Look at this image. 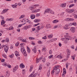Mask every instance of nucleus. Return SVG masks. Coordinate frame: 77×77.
<instances>
[{
	"mask_svg": "<svg viewBox=\"0 0 77 77\" xmlns=\"http://www.w3.org/2000/svg\"><path fill=\"white\" fill-rule=\"evenodd\" d=\"M67 53H69V54H70V53H71L70 50H69V49H67Z\"/></svg>",
	"mask_w": 77,
	"mask_h": 77,
	"instance_id": "nucleus-38",
	"label": "nucleus"
},
{
	"mask_svg": "<svg viewBox=\"0 0 77 77\" xmlns=\"http://www.w3.org/2000/svg\"><path fill=\"white\" fill-rule=\"evenodd\" d=\"M1 18L2 20L1 21V25H3V24H5V20H5V18H4V17L2 16H1Z\"/></svg>",
	"mask_w": 77,
	"mask_h": 77,
	"instance_id": "nucleus-3",
	"label": "nucleus"
},
{
	"mask_svg": "<svg viewBox=\"0 0 77 77\" xmlns=\"http://www.w3.org/2000/svg\"><path fill=\"white\" fill-rule=\"evenodd\" d=\"M67 24L68 25V26H69V27L70 26H72V23H70Z\"/></svg>",
	"mask_w": 77,
	"mask_h": 77,
	"instance_id": "nucleus-40",
	"label": "nucleus"
},
{
	"mask_svg": "<svg viewBox=\"0 0 77 77\" xmlns=\"http://www.w3.org/2000/svg\"><path fill=\"white\" fill-rule=\"evenodd\" d=\"M35 23H38L40 21H41V20L35 19L34 21Z\"/></svg>",
	"mask_w": 77,
	"mask_h": 77,
	"instance_id": "nucleus-20",
	"label": "nucleus"
},
{
	"mask_svg": "<svg viewBox=\"0 0 77 77\" xmlns=\"http://www.w3.org/2000/svg\"><path fill=\"white\" fill-rule=\"evenodd\" d=\"M32 26L31 25H28L27 26H25L23 29V30H27V29L30 28Z\"/></svg>",
	"mask_w": 77,
	"mask_h": 77,
	"instance_id": "nucleus-4",
	"label": "nucleus"
},
{
	"mask_svg": "<svg viewBox=\"0 0 77 77\" xmlns=\"http://www.w3.org/2000/svg\"><path fill=\"white\" fill-rule=\"evenodd\" d=\"M10 30H13L14 29V27L12 26H11L10 27H9V28Z\"/></svg>",
	"mask_w": 77,
	"mask_h": 77,
	"instance_id": "nucleus-47",
	"label": "nucleus"
},
{
	"mask_svg": "<svg viewBox=\"0 0 77 77\" xmlns=\"http://www.w3.org/2000/svg\"><path fill=\"white\" fill-rule=\"evenodd\" d=\"M74 6V4H72L70 5L69 6V8H71V7H72Z\"/></svg>",
	"mask_w": 77,
	"mask_h": 77,
	"instance_id": "nucleus-48",
	"label": "nucleus"
},
{
	"mask_svg": "<svg viewBox=\"0 0 77 77\" xmlns=\"http://www.w3.org/2000/svg\"><path fill=\"white\" fill-rule=\"evenodd\" d=\"M3 57H5V58L6 59L7 58V57L6 56V55L5 54H3L2 55Z\"/></svg>",
	"mask_w": 77,
	"mask_h": 77,
	"instance_id": "nucleus-41",
	"label": "nucleus"
},
{
	"mask_svg": "<svg viewBox=\"0 0 77 77\" xmlns=\"http://www.w3.org/2000/svg\"><path fill=\"white\" fill-rule=\"evenodd\" d=\"M14 54H12L11 55H9V57H11V58H12L13 57H14Z\"/></svg>",
	"mask_w": 77,
	"mask_h": 77,
	"instance_id": "nucleus-35",
	"label": "nucleus"
},
{
	"mask_svg": "<svg viewBox=\"0 0 77 77\" xmlns=\"http://www.w3.org/2000/svg\"><path fill=\"white\" fill-rule=\"evenodd\" d=\"M49 12L50 13L52 14H54V11L52 10H50Z\"/></svg>",
	"mask_w": 77,
	"mask_h": 77,
	"instance_id": "nucleus-33",
	"label": "nucleus"
},
{
	"mask_svg": "<svg viewBox=\"0 0 77 77\" xmlns=\"http://www.w3.org/2000/svg\"><path fill=\"white\" fill-rule=\"evenodd\" d=\"M46 38L47 37L46 36H45L42 38V39H46Z\"/></svg>",
	"mask_w": 77,
	"mask_h": 77,
	"instance_id": "nucleus-52",
	"label": "nucleus"
},
{
	"mask_svg": "<svg viewBox=\"0 0 77 77\" xmlns=\"http://www.w3.org/2000/svg\"><path fill=\"white\" fill-rule=\"evenodd\" d=\"M18 52L17 51H15V52H14V53H15V55H17V54L18 53Z\"/></svg>",
	"mask_w": 77,
	"mask_h": 77,
	"instance_id": "nucleus-56",
	"label": "nucleus"
},
{
	"mask_svg": "<svg viewBox=\"0 0 77 77\" xmlns=\"http://www.w3.org/2000/svg\"><path fill=\"white\" fill-rule=\"evenodd\" d=\"M6 41L7 42H9V39L8 38H6Z\"/></svg>",
	"mask_w": 77,
	"mask_h": 77,
	"instance_id": "nucleus-45",
	"label": "nucleus"
},
{
	"mask_svg": "<svg viewBox=\"0 0 77 77\" xmlns=\"http://www.w3.org/2000/svg\"><path fill=\"white\" fill-rule=\"evenodd\" d=\"M6 75L7 77H9V75H10V73L8 71H7L6 72Z\"/></svg>",
	"mask_w": 77,
	"mask_h": 77,
	"instance_id": "nucleus-21",
	"label": "nucleus"
},
{
	"mask_svg": "<svg viewBox=\"0 0 77 77\" xmlns=\"http://www.w3.org/2000/svg\"><path fill=\"white\" fill-rule=\"evenodd\" d=\"M66 12H67V13H70V10H69L68 9H66Z\"/></svg>",
	"mask_w": 77,
	"mask_h": 77,
	"instance_id": "nucleus-53",
	"label": "nucleus"
},
{
	"mask_svg": "<svg viewBox=\"0 0 77 77\" xmlns=\"http://www.w3.org/2000/svg\"><path fill=\"white\" fill-rule=\"evenodd\" d=\"M70 18H67L65 19L66 21H70Z\"/></svg>",
	"mask_w": 77,
	"mask_h": 77,
	"instance_id": "nucleus-31",
	"label": "nucleus"
},
{
	"mask_svg": "<svg viewBox=\"0 0 77 77\" xmlns=\"http://www.w3.org/2000/svg\"><path fill=\"white\" fill-rule=\"evenodd\" d=\"M57 69L56 68V67L55 66V67H54V69L52 71L51 73L52 74H54V73L55 72V71H56V70H57Z\"/></svg>",
	"mask_w": 77,
	"mask_h": 77,
	"instance_id": "nucleus-15",
	"label": "nucleus"
},
{
	"mask_svg": "<svg viewBox=\"0 0 77 77\" xmlns=\"http://www.w3.org/2000/svg\"><path fill=\"white\" fill-rule=\"evenodd\" d=\"M8 50H9V47H8L7 46H5L4 48V50L6 52V53H7L8 52Z\"/></svg>",
	"mask_w": 77,
	"mask_h": 77,
	"instance_id": "nucleus-6",
	"label": "nucleus"
},
{
	"mask_svg": "<svg viewBox=\"0 0 77 77\" xmlns=\"http://www.w3.org/2000/svg\"><path fill=\"white\" fill-rule=\"evenodd\" d=\"M67 38H61V40L63 41H65V40H71V37L69 35H66Z\"/></svg>",
	"mask_w": 77,
	"mask_h": 77,
	"instance_id": "nucleus-2",
	"label": "nucleus"
},
{
	"mask_svg": "<svg viewBox=\"0 0 77 77\" xmlns=\"http://www.w3.org/2000/svg\"><path fill=\"white\" fill-rule=\"evenodd\" d=\"M46 65H47V66H49V65H50V63H47L46 64Z\"/></svg>",
	"mask_w": 77,
	"mask_h": 77,
	"instance_id": "nucleus-61",
	"label": "nucleus"
},
{
	"mask_svg": "<svg viewBox=\"0 0 77 77\" xmlns=\"http://www.w3.org/2000/svg\"><path fill=\"white\" fill-rule=\"evenodd\" d=\"M72 58L73 60H74V59H75V57L73 55L72 56Z\"/></svg>",
	"mask_w": 77,
	"mask_h": 77,
	"instance_id": "nucleus-62",
	"label": "nucleus"
},
{
	"mask_svg": "<svg viewBox=\"0 0 77 77\" xmlns=\"http://www.w3.org/2000/svg\"><path fill=\"white\" fill-rule=\"evenodd\" d=\"M50 70L49 69L48 70V73H47V75L48 77H49V76H50Z\"/></svg>",
	"mask_w": 77,
	"mask_h": 77,
	"instance_id": "nucleus-27",
	"label": "nucleus"
},
{
	"mask_svg": "<svg viewBox=\"0 0 77 77\" xmlns=\"http://www.w3.org/2000/svg\"><path fill=\"white\" fill-rule=\"evenodd\" d=\"M20 68H24V67H25V66L24 65H23V63H21L20 65Z\"/></svg>",
	"mask_w": 77,
	"mask_h": 77,
	"instance_id": "nucleus-19",
	"label": "nucleus"
},
{
	"mask_svg": "<svg viewBox=\"0 0 77 77\" xmlns=\"http://www.w3.org/2000/svg\"><path fill=\"white\" fill-rule=\"evenodd\" d=\"M59 72H60V69H57L55 72V74H59Z\"/></svg>",
	"mask_w": 77,
	"mask_h": 77,
	"instance_id": "nucleus-9",
	"label": "nucleus"
},
{
	"mask_svg": "<svg viewBox=\"0 0 77 77\" xmlns=\"http://www.w3.org/2000/svg\"><path fill=\"white\" fill-rule=\"evenodd\" d=\"M24 44L21 43L20 45V47H23V46H24Z\"/></svg>",
	"mask_w": 77,
	"mask_h": 77,
	"instance_id": "nucleus-37",
	"label": "nucleus"
},
{
	"mask_svg": "<svg viewBox=\"0 0 77 77\" xmlns=\"http://www.w3.org/2000/svg\"><path fill=\"white\" fill-rule=\"evenodd\" d=\"M21 51L25 56L26 57L27 56V53L26 52V50L24 49V47L21 48Z\"/></svg>",
	"mask_w": 77,
	"mask_h": 77,
	"instance_id": "nucleus-1",
	"label": "nucleus"
},
{
	"mask_svg": "<svg viewBox=\"0 0 77 77\" xmlns=\"http://www.w3.org/2000/svg\"><path fill=\"white\" fill-rule=\"evenodd\" d=\"M25 17V15H21L20 17H19V19H21V18H24Z\"/></svg>",
	"mask_w": 77,
	"mask_h": 77,
	"instance_id": "nucleus-32",
	"label": "nucleus"
},
{
	"mask_svg": "<svg viewBox=\"0 0 77 77\" xmlns=\"http://www.w3.org/2000/svg\"><path fill=\"white\" fill-rule=\"evenodd\" d=\"M18 65H16L13 69V72H15V71H17V69H18Z\"/></svg>",
	"mask_w": 77,
	"mask_h": 77,
	"instance_id": "nucleus-5",
	"label": "nucleus"
},
{
	"mask_svg": "<svg viewBox=\"0 0 77 77\" xmlns=\"http://www.w3.org/2000/svg\"><path fill=\"white\" fill-rule=\"evenodd\" d=\"M36 63H38V62H39V59H38V58H36Z\"/></svg>",
	"mask_w": 77,
	"mask_h": 77,
	"instance_id": "nucleus-51",
	"label": "nucleus"
},
{
	"mask_svg": "<svg viewBox=\"0 0 77 77\" xmlns=\"http://www.w3.org/2000/svg\"><path fill=\"white\" fill-rule=\"evenodd\" d=\"M39 16H40V13H37L36 15V17H39Z\"/></svg>",
	"mask_w": 77,
	"mask_h": 77,
	"instance_id": "nucleus-39",
	"label": "nucleus"
},
{
	"mask_svg": "<svg viewBox=\"0 0 77 77\" xmlns=\"http://www.w3.org/2000/svg\"><path fill=\"white\" fill-rule=\"evenodd\" d=\"M5 59H2V60H1V62H4L5 61Z\"/></svg>",
	"mask_w": 77,
	"mask_h": 77,
	"instance_id": "nucleus-64",
	"label": "nucleus"
},
{
	"mask_svg": "<svg viewBox=\"0 0 77 77\" xmlns=\"http://www.w3.org/2000/svg\"><path fill=\"white\" fill-rule=\"evenodd\" d=\"M40 9H39L37 10H35L33 11L32 12V13H36V12H39L40 11Z\"/></svg>",
	"mask_w": 77,
	"mask_h": 77,
	"instance_id": "nucleus-11",
	"label": "nucleus"
},
{
	"mask_svg": "<svg viewBox=\"0 0 77 77\" xmlns=\"http://www.w3.org/2000/svg\"><path fill=\"white\" fill-rule=\"evenodd\" d=\"M68 65H69V64L68 63H67L66 64V68H67V69L68 68Z\"/></svg>",
	"mask_w": 77,
	"mask_h": 77,
	"instance_id": "nucleus-43",
	"label": "nucleus"
},
{
	"mask_svg": "<svg viewBox=\"0 0 77 77\" xmlns=\"http://www.w3.org/2000/svg\"><path fill=\"white\" fill-rule=\"evenodd\" d=\"M58 22H59V20H55L53 21L52 23H58Z\"/></svg>",
	"mask_w": 77,
	"mask_h": 77,
	"instance_id": "nucleus-24",
	"label": "nucleus"
},
{
	"mask_svg": "<svg viewBox=\"0 0 77 77\" xmlns=\"http://www.w3.org/2000/svg\"><path fill=\"white\" fill-rule=\"evenodd\" d=\"M63 72L64 74H66V69L65 68H64L63 69Z\"/></svg>",
	"mask_w": 77,
	"mask_h": 77,
	"instance_id": "nucleus-34",
	"label": "nucleus"
},
{
	"mask_svg": "<svg viewBox=\"0 0 77 77\" xmlns=\"http://www.w3.org/2000/svg\"><path fill=\"white\" fill-rule=\"evenodd\" d=\"M52 37H53V35L52 34L49 35L48 36V39H51V38H52Z\"/></svg>",
	"mask_w": 77,
	"mask_h": 77,
	"instance_id": "nucleus-22",
	"label": "nucleus"
},
{
	"mask_svg": "<svg viewBox=\"0 0 77 77\" xmlns=\"http://www.w3.org/2000/svg\"><path fill=\"white\" fill-rule=\"evenodd\" d=\"M35 18V15L32 14L31 15V18L33 20Z\"/></svg>",
	"mask_w": 77,
	"mask_h": 77,
	"instance_id": "nucleus-16",
	"label": "nucleus"
},
{
	"mask_svg": "<svg viewBox=\"0 0 77 77\" xmlns=\"http://www.w3.org/2000/svg\"><path fill=\"white\" fill-rule=\"evenodd\" d=\"M42 61L43 62V63H44V62H45V58H44V59H43Z\"/></svg>",
	"mask_w": 77,
	"mask_h": 77,
	"instance_id": "nucleus-63",
	"label": "nucleus"
},
{
	"mask_svg": "<svg viewBox=\"0 0 77 77\" xmlns=\"http://www.w3.org/2000/svg\"><path fill=\"white\" fill-rule=\"evenodd\" d=\"M72 26L73 25V26H76L77 25V24L75 22H74L73 23H72Z\"/></svg>",
	"mask_w": 77,
	"mask_h": 77,
	"instance_id": "nucleus-46",
	"label": "nucleus"
},
{
	"mask_svg": "<svg viewBox=\"0 0 77 77\" xmlns=\"http://www.w3.org/2000/svg\"><path fill=\"white\" fill-rule=\"evenodd\" d=\"M29 39H32V40H33V39H35V38L33 37H29Z\"/></svg>",
	"mask_w": 77,
	"mask_h": 77,
	"instance_id": "nucleus-50",
	"label": "nucleus"
},
{
	"mask_svg": "<svg viewBox=\"0 0 77 77\" xmlns=\"http://www.w3.org/2000/svg\"><path fill=\"white\" fill-rule=\"evenodd\" d=\"M32 51H33L34 53H36V48L35 47L34 49H32Z\"/></svg>",
	"mask_w": 77,
	"mask_h": 77,
	"instance_id": "nucleus-23",
	"label": "nucleus"
},
{
	"mask_svg": "<svg viewBox=\"0 0 77 77\" xmlns=\"http://www.w3.org/2000/svg\"><path fill=\"white\" fill-rule=\"evenodd\" d=\"M57 57L58 58H59V59H62V57L60 55H58Z\"/></svg>",
	"mask_w": 77,
	"mask_h": 77,
	"instance_id": "nucleus-44",
	"label": "nucleus"
},
{
	"mask_svg": "<svg viewBox=\"0 0 77 77\" xmlns=\"http://www.w3.org/2000/svg\"><path fill=\"white\" fill-rule=\"evenodd\" d=\"M8 11V9H5L4 10H3L2 12L1 13L2 14H3L5 13V12Z\"/></svg>",
	"mask_w": 77,
	"mask_h": 77,
	"instance_id": "nucleus-28",
	"label": "nucleus"
},
{
	"mask_svg": "<svg viewBox=\"0 0 77 77\" xmlns=\"http://www.w3.org/2000/svg\"><path fill=\"white\" fill-rule=\"evenodd\" d=\"M71 48H72V49H74V45H72L71 46Z\"/></svg>",
	"mask_w": 77,
	"mask_h": 77,
	"instance_id": "nucleus-54",
	"label": "nucleus"
},
{
	"mask_svg": "<svg viewBox=\"0 0 77 77\" xmlns=\"http://www.w3.org/2000/svg\"><path fill=\"white\" fill-rule=\"evenodd\" d=\"M68 41V40H65V41H64V44H67V42L66 41Z\"/></svg>",
	"mask_w": 77,
	"mask_h": 77,
	"instance_id": "nucleus-57",
	"label": "nucleus"
},
{
	"mask_svg": "<svg viewBox=\"0 0 77 77\" xmlns=\"http://www.w3.org/2000/svg\"><path fill=\"white\" fill-rule=\"evenodd\" d=\"M52 50H50L49 51V54H52Z\"/></svg>",
	"mask_w": 77,
	"mask_h": 77,
	"instance_id": "nucleus-58",
	"label": "nucleus"
},
{
	"mask_svg": "<svg viewBox=\"0 0 77 77\" xmlns=\"http://www.w3.org/2000/svg\"><path fill=\"white\" fill-rule=\"evenodd\" d=\"M46 28L47 29H50V28H51V25H50L49 24H47L46 26Z\"/></svg>",
	"mask_w": 77,
	"mask_h": 77,
	"instance_id": "nucleus-14",
	"label": "nucleus"
},
{
	"mask_svg": "<svg viewBox=\"0 0 77 77\" xmlns=\"http://www.w3.org/2000/svg\"><path fill=\"white\" fill-rule=\"evenodd\" d=\"M50 9H46L44 12V14H45L46 13H48L50 12Z\"/></svg>",
	"mask_w": 77,
	"mask_h": 77,
	"instance_id": "nucleus-12",
	"label": "nucleus"
},
{
	"mask_svg": "<svg viewBox=\"0 0 77 77\" xmlns=\"http://www.w3.org/2000/svg\"><path fill=\"white\" fill-rule=\"evenodd\" d=\"M43 27H43V26H41V27H40V26H38L37 27V28L38 30H40V29H43Z\"/></svg>",
	"mask_w": 77,
	"mask_h": 77,
	"instance_id": "nucleus-13",
	"label": "nucleus"
},
{
	"mask_svg": "<svg viewBox=\"0 0 77 77\" xmlns=\"http://www.w3.org/2000/svg\"><path fill=\"white\" fill-rule=\"evenodd\" d=\"M32 68H32V67H30V69H29L30 72H31V71H32Z\"/></svg>",
	"mask_w": 77,
	"mask_h": 77,
	"instance_id": "nucleus-59",
	"label": "nucleus"
},
{
	"mask_svg": "<svg viewBox=\"0 0 77 77\" xmlns=\"http://www.w3.org/2000/svg\"><path fill=\"white\" fill-rule=\"evenodd\" d=\"M47 50V49H46V48L44 47L42 49V51H44V52H45Z\"/></svg>",
	"mask_w": 77,
	"mask_h": 77,
	"instance_id": "nucleus-25",
	"label": "nucleus"
},
{
	"mask_svg": "<svg viewBox=\"0 0 77 77\" xmlns=\"http://www.w3.org/2000/svg\"><path fill=\"white\" fill-rule=\"evenodd\" d=\"M35 73V71H33V72L31 73V75H29V77H35V75H33V74Z\"/></svg>",
	"mask_w": 77,
	"mask_h": 77,
	"instance_id": "nucleus-18",
	"label": "nucleus"
},
{
	"mask_svg": "<svg viewBox=\"0 0 77 77\" xmlns=\"http://www.w3.org/2000/svg\"><path fill=\"white\" fill-rule=\"evenodd\" d=\"M17 5H13L12 7H13V8H17Z\"/></svg>",
	"mask_w": 77,
	"mask_h": 77,
	"instance_id": "nucleus-36",
	"label": "nucleus"
},
{
	"mask_svg": "<svg viewBox=\"0 0 77 77\" xmlns=\"http://www.w3.org/2000/svg\"><path fill=\"white\" fill-rule=\"evenodd\" d=\"M60 6L62 8H65V7H66V4L65 3L62 4Z\"/></svg>",
	"mask_w": 77,
	"mask_h": 77,
	"instance_id": "nucleus-17",
	"label": "nucleus"
},
{
	"mask_svg": "<svg viewBox=\"0 0 77 77\" xmlns=\"http://www.w3.org/2000/svg\"><path fill=\"white\" fill-rule=\"evenodd\" d=\"M74 10H70V13H71V12H74Z\"/></svg>",
	"mask_w": 77,
	"mask_h": 77,
	"instance_id": "nucleus-60",
	"label": "nucleus"
},
{
	"mask_svg": "<svg viewBox=\"0 0 77 77\" xmlns=\"http://www.w3.org/2000/svg\"><path fill=\"white\" fill-rule=\"evenodd\" d=\"M13 20H14V19H13L12 18H11L10 19L8 18L7 19V21H13Z\"/></svg>",
	"mask_w": 77,
	"mask_h": 77,
	"instance_id": "nucleus-29",
	"label": "nucleus"
},
{
	"mask_svg": "<svg viewBox=\"0 0 77 77\" xmlns=\"http://www.w3.org/2000/svg\"><path fill=\"white\" fill-rule=\"evenodd\" d=\"M69 20H70V21H72L74 20V19L70 18V19H69Z\"/></svg>",
	"mask_w": 77,
	"mask_h": 77,
	"instance_id": "nucleus-49",
	"label": "nucleus"
},
{
	"mask_svg": "<svg viewBox=\"0 0 77 77\" xmlns=\"http://www.w3.org/2000/svg\"><path fill=\"white\" fill-rule=\"evenodd\" d=\"M53 55H50L48 57L49 59H51V58L52 57H53Z\"/></svg>",
	"mask_w": 77,
	"mask_h": 77,
	"instance_id": "nucleus-55",
	"label": "nucleus"
},
{
	"mask_svg": "<svg viewBox=\"0 0 77 77\" xmlns=\"http://www.w3.org/2000/svg\"><path fill=\"white\" fill-rule=\"evenodd\" d=\"M68 24H67L65 25V26L64 27V29L66 30H67V29H68Z\"/></svg>",
	"mask_w": 77,
	"mask_h": 77,
	"instance_id": "nucleus-26",
	"label": "nucleus"
},
{
	"mask_svg": "<svg viewBox=\"0 0 77 77\" xmlns=\"http://www.w3.org/2000/svg\"><path fill=\"white\" fill-rule=\"evenodd\" d=\"M35 5H33L31 6H30L29 8V9L31 11H33L35 9Z\"/></svg>",
	"mask_w": 77,
	"mask_h": 77,
	"instance_id": "nucleus-8",
	"label": "nucleus"
},
{
	"mask_svg": "<svg viewBox=\"0 0 77 77\" xmlns=\"http://www.w3.org/2000/svg\"><path fill=\"white\" fill-rule=\"evenodd\" d=\"M20 44V43L18 42L16 43L15 44V45L16 47L18 46L19 45V44Z\"/></svg>",
	"mask_w": 77,
	"mask_h": 77,
	"instance_id": "nucleus-42",
	"label": "nucleus"
},
{
	"mask_svg": "<svg viewBox=\"0 0 77 77\" xmlns=\"http://www.w3.org/2000/svg\"><path fill=\"white\" fill-rule=\"evenodd\" d=\"M70 30L72 33H74L75 30V28L74 27H72L70 28Z\"/></svg>",
	"mask_w": 77,
	"mask_h": 77,
	"instance_id": "nucleus-10",
	"label": "nucleus"
},
{
	"mask_svg": "<svg viewBox=\"0 0 77 77\" xmlns=\"http://www.w3.org/2000/svg\"><path fill=\"white\" fill-rule=\"evenodd\" d=\"M22 21V22H24L25 23L23 24L19 25L18 26V28H19V27H21V26H23V25H24V24H26V21H25V20H24L23 21Z\"/></svg>",
	"mask_w": 77,
	"mask_h": 77,
	"instance_id": "nucleus-7",
	"label": "nucleus"
},
{
	"mask_svg": "<svg viewBox=\"0 0 77 77\" xmlns=\"http://www.w3.org/2000/svg\"><path fill=\"white\" fill-rule=\"evenodd\" d=\"M18 40H19V41H22L23 39V38L21 37H20L18 38Z\"/></svg>",
	"mask_w": 77,
	"mask_h": 77,
	"instance_id": "nucleus-30",
	"label": "nucleus"
}]
</instances>
